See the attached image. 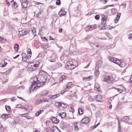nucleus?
Instances as JSON below:
<instances>
[{
    "label": "nucleus",
    "instance_id": "obj_61",
    "mask_svg": "<svg viewBox=\"0 0 132 132\" xmlns=\"http://www.w3.org/2000/svg\"><path fill=\"white\" fill-rule=\"evenodd\" d=\"M35 3L36 4H41L42 5H43V3H40L38 2H35Z\"/></svg>",
    "mask_w": 132,
    "mask_h": 132
},
{
    "label": "nucleus",
    "instance_id": "obj_13",
    "mask_svg": "<svg viewBox=\"0 0 132 132\" xmlns=\"http://www.w3.org/2000/svg\"><path fill=\"white\" fill-rule=\"evenodd\" d=\"M94 89L95 90H97L98 92H100V88L98 84L96 83L94 86Z\"/></svg>",
    "mask_w": 132,
    "mask_h": 132
},
{
    "label": "nucleus",
    "instance_id": "obj_54",
    "mask_svg": "<svg viewBox=\"0 0 132 132\" xmlns=\"http://www.w3.org/2000/svg\"><path fill=\"white\" fill-rule=\"evenodd\" d=\"M28 51V54H31V50L30 49H28L27 50Z\"/></svg>",
    "mask_w": 132,
    "mask_h": 132
},
{
    "label": "nucleus",
    "instance_id": "obj_34",
    "mask_svg": "<svg viewBox=\"0 0 132 132\" xmlns=\"http://www.w3.org/2000/svg\"><path fill=\"white\" fill-rule=\"evenodd\" d=\"M125 65V64L124 62L121 61L119 64V66L121 67H124Z\"/></svg>",
    "mask_w": 132,
    "mask_h": 132
},
{
    "label": "nucleus",
    "instance_id": "obj_39",
    "mask_svg": "<svg viewBox=\"0 0 132 132\" xmlns=\"http://www.w3.org/2000/svg\"><path fill=\"white\" fill-rule=\"evenodd\" d=\"M43 11L42 10H40L39 11L38 13H37L36 14L37 16L38 17L39 16V15L40 14H42V12Z\"/></svg>",
    "mask_w": 132,
    "mask_h": 132
},
{
    "label": "nucleus",
    "instance_id": "obj_50",
    "mask_svg": "<svg viewBox=\"0 0 132 132\" xmlns=\"http://www.w3.org/2000/svg\"><path fill=\"white\" fill-rule=\"evenodd\" d=\"M11 99V100L12 102H14L16 100V98L15 97H13L12 98H10Z\"/></svg>",
    "mask_w": 132,
    "mask_h": 132
},
{
    "label": "nucleus",
    "instance_id": "obj_16",
    "mask_svg": "<svg viewBox=\"0 0 132 132\" xmlns=\"http://www.w3.org/2000/svg\"><path fill=\"white\" fill-rule=\"evenodd\" d=\"M52 121L55 123H59V120L55 117H53L51 119Z\"/></svg>",
    "mask_w": 132,
    "mask_h": 132
},
{
    "label": "nucleus",
    "instance_id": "obj_11",
    "mask_svg": "<svg viewBox=\"0 0 132 132\" xmlns=\"http://www.w3.org/2000/svg\"><path fill=\"white\" fill-rule=\"evenodd\" d=\"M28 2L27 1L25 2H21V6L22 8H25L27 7Z\"/></svg>",
    "mask_w": 132,
    "mask_h": 132
},
{
    "label": "nucleus",
    "instance_id": "obj_12",
    "mask_svg": "<svg viewBox=\"0 0 132 132\" xmlns=\"http://www.w3.org/2000/svg\"><path fill=\"white\" fill-rule=\"evenodd\" d=\"M102 64V62L101 61H98L96 65V69H98L99 68L101 65Z\"/></svg>",
    "mask_w": 132,
    "mask_h": 132
},
{
    "label": "nucleus",
    "instance_id": "obj_10",
    "mask_svg": "<svg viewBox=\"0 0 132 132\" xmlns=\"http://www.w3.org/2000/svg\"><path fill=\"white\" fill-rule=\"evenodd\" d=\"M95 100H96V101L99 102H102L103 100L102 96L100 95H98L96 96Z\"/></svg>",
    "mask_w": 132,
    "mask_h": 132
},
{
    "label": "nucleus",
    "instance_id": "obj_26",
    "mask_svg": "<svg viewBox=\"0 0 132 132\" xmlns=\"http://www.w3.org/2000/svg\"><path fill=\"white\" fill-rule=\"evenodd\" d=\"M92 76H90L87 77H83V79L84 80H89L90 79H92Z\"/></svg>",
    "mask_w": 132,
    "mask_h": 132
},
{
    "label": "nucleus",
    "instance_id": "obj_24",
    "mask_svg": "<svg viewBox=\"0 0 132 132\" xmlns=\"http://www.w3.org/2000/svg\"><path fill=\"white\" fill-rule=\"evenodd\" d=\"M120 18V16L117 15L114 19V22L115 23H117Z\"/></svg>",
    "mask_w": 132,
    "mask_h": 132
},
{
    "label": "nucleus",
    "instance_id": "obj_58",
    "mask_svg": "<svg viewBox=\"0 0 132 132\" xmlns=\"http://www.w3.org/2000/svg\"><path fill=\"white\" fill-rule=\"evenodd\" d=\"M21 105L20 104H19L17 105L16 106V107L17 108H21Z\"/></svg>",
    "mask_w": 132,
    "mask_h": 132
},
{
    "label": "nucleus",
    "instance_id": "obj_38",
    "mask_svg": "<svg viewBox=\"0 0 132 132\" xmlns=\"http://www.w3.org/2000/svg\"><path fill=\"white\" fill-rule=\"evenodd\" d=\"M109 60L113 62V63H115L116 60L114 59L112 57H111L110 58Z\"/></svg>",
    "mask_w": 132,
    "mask_h": 132
},
{
    "label": "nucleus",
    "instance_id": "obj_62",
    "mask_svg": "<svg viewBox=\"0 0 132 132\" xmlns=\"http://www.w3.org/2000/svg\"><path fill=\"white\" fill-rule=\"evenodd\" d=\"M118 126H119V129L120 128V123L119 122V120L118 119Z\"/></svg>",
    "mask_w": 132,
    "mask_h": 132
},
{
    "label": "nucleus",
    "instance_id": "obj_3",
    "mask_svg": "<svg viewBox=\"0 0 132 132\" xmlns=\"http://www.w3.org/2000/svg\"><path fill=\"white\" fill-rule=\"evenodd\" d=\"M38 66V64H34L32 63L29 64L28 65V68L29 70L31 71L35 70L37 68Z\"/></svg>",
    "mask_w": 132,
    "mask_h": 132
},
{
    "label": "nucleus",
    "instance_id": "obj_64",
    "mask_svg": "<svg viewBox=\"0 0 132 132\" xmlns=\"http://www.w3.org/2000/svg\"><path fill=\"white\" fill-rule=\"evenodd\" d=\"M43 40L44 41H47V39L45 37H43L42 38Z\"/></svg>",
    "mask_w": 132,
    "mask_h": 132
},
{
    "label": "nucleus",
    "instance_id": "obj_48",
    "mask_svg": "<svg viewBox=\"0 0 132 132\" xmlns=\"http://www.w3.org/2000/svg\"><path fill=\"white\" fill-rule=\"evenodd\" d=\"M56 4L58 5H60L61 4V2L60 0H57L56 2Z\"/></svg>",
    "mask_w": 132,
    "mask_h": 132
},
{
    "label": "nucleus",
    "instance_id": "obj_31",
    "mask_svg": "<svg viewBox=\"0 0 132 132\" xmlns=\"http://www.w3.org/2000/svg\"><path fill=\"white\" fill-rule=\"evenodd\" d=\"M74 125L75 131H78L79 130V128L77 126V123L75 122Z\"/></svg>",
    "mask_w": 132,
    "mask_h": 132
},
{
    "label": "nucleus",
    "instance_id": "obj_40",
    "mask_svg": "<svg viewBox=\"0 0 132 132\" xmlns=\"http://www.w3.org/2000/svg\"><path fill=\"white\" fill-rule=\"evenodd\" d=\"M65 78V76H62L60 78V81H61L64 80Z\"/></svg>",
    "mask_w": 132,
    "mask_h": 132
},
{
    "label": "nucleus",
    "instance_id": "obj_44",
    "mask_svg": "<svg viewBox=\"0 0 132 132\" xmlns=\"http://www.w3.org/2000/svg\"><path fill=\"white\" fill-rule=\"evenodd\" d=\"M100 124V123H97V124H96V125L94 126L93 127H91V129H94L95 128H96V127H97L98 125Z\"/></svg>",
    "mask_w": 132,
    "mask_h": 132
},
{
    "label": "nucleus",
    "instance_id": "obj_43",
    "mask_svg": "<svg viewBox=\"0 0 132 132\" xmlns=\"http://www.w3.org/2000/svg\"><path fill=\"white\" fill-rule=\"evenodd\" d=\"M5 108L6 110L7 111H10L11 109V108L10 106H6Z\"/></svg>",
    "mask_w": 132,
    "mask_h": 132
},
{
    "label": "nucleus",
    "instance_id": "obj_63",
    "mask_svg": "<svg viewBox=\"0 0 132 132\" xmlns=\"http://www.w3.org/2000/svg\"><path fill=\"white\" fill-rule=\"evenodd\" d=\"M62 31V28H60L59 29V31L60 33H61Z\"/></svg>",
    "mask_w": 132,
    "mask_h": 132
},
{
    "label": "nucleus",
    "instance_id": "obj_22",
    "mask_svg": "<svg viewBox=\"0 0 132 132\" xmlns=\"http://www.w3.org/2000/svg\"><path fill=\"white\" fill-rule=\"evenodd\" d=\"M66 114L65 112H61L59 114V116H60L62 118H64Z\"/></svg>",
    "mask_w": 132,
    "mask_h": 132
},
{
    "label": "nucleus",
    "instance_id": "obj_32",
    "mask_svg": "<svg viewBox=\"0 0 132 132\" xmlns=\"http://www.w3.org/2000/svg\"><path fill=\"white\" fill-rule=\"evenodd\" d=\"M19 45L17 44H15L14 46V49L15 51L17 52L18 50Z\"/></svg>",
    "mask_w": 132,
    "mask_h": 132
},
{
    "label": "nucleus",
    "instance_id": "obj_30",
    "mask_svg": "<svg viewBox=\"0 0 132 132\" xmlns=\"http://www.w3.org/2000/svg\"><path fill=\"white\" fill-rule=\"evenodd\" d=\"M78 113L80 115H82L83 114V111L82 108H79L78 109Z\"/></svg>",
    "mask_w": 132,
    "mask_h": 132
},
{
    "label": "nucleus",
    "instance_id": "obj_17",
    "mask_svg": "<svg viewBox=\"0 0 132 132\" xmlns=\"http://www.w3.org/2000/svg\"><path fill=\"white\" fill-rule=\"evenodd\" d=\"M28 31V29L27 28H25L23 29L22 30V32L23 34V36L27 34Z\"/></svg>",
    "mask_w": 132,
    "mask_h": 132
},
{
    "label": "nucleus",
    "instance_id": "obj_45",
    "mask_svg": "<svg viewBox=\"0 0 132 132\" xmlns=\"http://www.w3.org/2000/svg\"><path fill=\"white\" fill-rule=\"evenodd\" d=\"M100 124V123H97V124H96V125L94 126L93 127H91V129H94L95 128H96V127H97L98 125Z\"/></svg>",
    "mask_w": 132,
    "mask_h": 132
},
{
    "label": "nucleus",
    "instance_id": "obj_57",
    "mask_svg": "<svg viewBox=\"0 0 132 132\" xmlns=\"http://www.w3.org/2000/svg\"><path fill=\"white\" fill-rule=\"evenodd\" d=\"M126 5H127V4H126V3H125L124 4L123 3H122L120 5L122 6L123 7H126Z\"/></svg>",
    "mask_w": 132,
    "mask_h": 132
},
{
    "label": "nucleus",
    "instance_id": "obj_35",
    "mask_svg": "<svg viewBox=\"0 0 132 132\" xmlns=\"http://www.w3.org/2000/svg\"><path fill=\"white\" fill-rule=\"evenodd\" d=\"M4 63V64L2 65L1 66L2 67H5V66H6V65L7 64V63L6 62H5L4 61H1V64H2L3 63Z\"/></svg>",
    "mask_w": 132,
    "mask_h": 132
},
{
    "label": "nucleus",
    "instance_id": "obj_49",
    "mask_svg": "<svg viewBox=\"0 0 132 132\" xmlns=\"http://www.w3.org/2000/svg\"><path fill=\"white\" fill-rule=\"evenodd\" d=\"M121 62V61H120L116 60L115 63H116L118 65H119V64Z\"/></svg>",
    "mask_w": 132,
    "mask_h": 132
},
{
    "label": "nucleus",
    "instance_id": "obj_1",
    "mask_svg": "<svg viewBox=\"0 0 132 132\" xmlns=\"http://www.w3.org/2000/svg\"><path fill=\"white\" fill-rule=\"evenodd\" d=\"M46 74V73L43 71L39 72L36 78L37 80V82L34 81L31 84L30 88H32L35 85H36L34 87V89L36 88L37 86L38 87L42 86L46 81L47 78V76Z\"/></svg>",
    "mask_w": 132,
    "mask_h": 132
},
{
    "label": "nucleus",
    "instance_id": "obj_7",
    "mask_svg": "<svg viewBox=\"0 0 132 132\" xmlns=\"http://www.w3.org/2000/svg\"><path fill=\"white\" fill-rule=\"evenodd\" d=\"M32 106L30 105H25L24 106V109L29 111L32 110Z\"/></svg>",
    "mask_w": 132,
    "mask_h": 132
},
{
    "label": "nucleus",
    "instance_id": "obj_60",
    "mask_svg": "<svg viewBox=\"0 0 132 132\" xmlns=\"http://www.w3.org/2000/svg\"><path fill=\"white\" fill-rule=\"evenodd\" d=\"M31 56V54H28L27 56H28V59L29 60L30 59Z\"/></svg>",
    "mask_w": 132,
    "mask_h": 132
},
{
    "label": "nucleus",
    "instance_id": "obj_29",
    "mask_svg": "<svg viewBox=\"0 0 132 132\" xmlns=\"http://www.w3.org/2000/svg\"><path fill=\"white\" fill-rule=\"evenodd\" d=\"M99 72L98 71V69H95V75L97 77L98 76L99 74Z\"/></svg>",
    "mask_w": 132,
    "mask_h": 132
},
{
    "label": "nucleus",
    "instance_id": "obj_19",
    "mask_svg": "<svg viewBox=\"0 0 132 132\" xmlns=\"http://www.w3.org/2000/svg\"><path fill=\"white\" fill-rule=\"evenodd\" d=\"M48 93V92L46 90H44L41 93V94L42 96H45Z\"/></svg>",
    "mask_w": 132,
    "mask_h": 132
},
{
    "label": "nucleus",
    "instance_id": "obj_8",
    "mask_svg": "<svg viewBox=\"0 0 132 132\" xmlns=\"http://www.w3.org/2000/svg\"><path fill=\"white\" fill-rule=\"evenodd\" d=\"M58 104L59 106H61L63 108H66L68 105V104L63 102H58Z\"/></svg>",
    "mask_w": 132,
    "mask_h": 132
},
{
    "label": "nucleus",
    "instance_id": "obj_6",
    "mask_svg": "<svg viewBox=\"0 0 132 132\" xmlns=\"http://www.w3.org/2000/svg\"><path fill=\"white\" fill-rule=\"evenodd\" d=\"M66 13V12L64 11V8H62L61 10L59 11V14L60 16L64 15Z\"/></svg>",
    "mask_w": 132,
    "mask_h": 132
},
{
    "label": "nucleus",
    "instance_id": "obj_52",
    "mask_svg": "<svg viewBox=\"0 0 132 132\" xmlns=\"http://www.w3.org/2000/svg\"><path fill=\"white\" fill-rule=\"evenodd\" d=\"M99 29L101 30H104L105 29V28L104 26H103L102 27H99Z\"/></svg>",
    "mask_w": 132,
    "mask_h": 132
},
{
    "label": "nucleus",
    "instance_id": "obj_33",
    "mask_svg": "<svg viewBox=\"0 0 132 132\" xmlns=\"http://www.w3.org/2000/svg\"><path fill=\"white\" fill-rule=\"evenodd\" d=\"M44 111L43 110H40L37 112L36 114V116H38L42 112Z\"/></svg>",
    "mask_w": 132,
    "mask_h": 132
},
{
    "label": "nucleus",
    "instance_id": "obj_59",
    "mask_svg": "<svg viewBox=\"0 0 132 132\" xmlns=\"http://www.w3.org/2000/svg\"><path fill=\"white\" fill-rule=\"evenodd\" d=\"M5 2L6 4H7V6H10L9 2L7 0H6L5 1Z\"/></svg>",
    "mask_w": 132,
    "mask_h": 132
},
{
    "label": "nucleus",
    "instance_id": "obj_25",
    "mask_svg": "<svg viewBox=\"0 0 132 132\" xmlns=\"http://www.w3.org/2000/svg\"><path fill=\"white\" fill-rule=\"evenodd\" d=\"M10 115V114H3L1 116V117L2 118H3L4 117L6 118H7L9 117V116Z\"/></svg>",
    "mask_w": 132,
    "mask_h": 132
},
{
    "label": "nucleus",
    "instance_id": "obj_47",
    "mask_svg": "<svg viewBox=\"0 0 132 132\" xmlns=\"http://www.w3.org/2000/svg\"><path fill=\"white\" fill-rule=\"evenodd\" d=\"M114 88L116 89L119 92H120V93H122V92L123 91V90H122L121 89H120L119 88H116L115 87Z\"/></svg>",
    "mask_w": 132,
    "mask_h": 132
},
{
    "label": "nucleus",
    "instance_id": "obj_55",
    "mask_svg": "<svg viewBox=\"0 0 132 132\" xmlns=\"http://www.w3.org/2000/svg\"><path fill=\"white\" fill-rule=\"evenodd\" d=\"M18 35L19 36H23V34H22V31H19Z\"/></svg>",
    "mask_w": 132,
    "mask_h": 132
},
{
    "label": "nucleus",
    "instance_id": "obj_14",
    "mask_svg": "<svg viewBox=\"0 0 132 132\" xmlns=\"http://www.w3.org/2000/svg\"><path fill=\"white\" fill-rule=\"evenodd\" d=\"M106 18L104 15H103V17H102L101 24L103 25H104L106 23Z\"/></svg>",
    "mask_w": 132,
    "mask_h": 132
},
{
    "label": "nucleus",
    "instance_id": "obj_56",
    "mask_svg": "<svg viewBox=\"0 0 132 132\" xmlns=\"http://www.w3.org/2000/svg\"><path fill=\"white\" fill-rule=\"evenodd\" d=\"M32 32L34 34H35L36 31L35 30V28H34L32 30Z\"/></svg>",
    "mask_w": 132,
    "mask_h": 132
},
{
    "label": "nucleus",
    "instance_id": "obj_41",
    "mask_svg": "<svg viewBox=\"0 0 132 132\" xmlns=\"http://www.w3.org/2000/svg\"><path fill=\"white\" fill-rule=\"evenodd\" d=\"M41 103L40 100H36V101L35 103L36 105H38Z\"/></svg>",
    "mask_w": 132,
    "mask_h": 132
},
{
    "label": "nucleus",
    "instance_id": "obj_20",
    "mask_svg": "<svg viewBox=\"0 0 132 132\" xmlns=\"http://www.w3.org/2000/svg\"><path fill=\"white\" fill-rule=\"evenodd\" d=\"M28 113H26L23 114L22 115V116L23 117H26L28 119H30L31 118V117H30L28 115Z\"/></svg>",
    "mask_w": 132,
    "mask_h": 132
},
{
    "label": "nucleus",
    "instance_id": "obj_15",
    "mask_svg": "<svg viewBox=\"0 0 132 132\" xmlns=\"http://www.w3.org/2000/svg\"><path fill=\"white\" fill-rule=\"evenodd\" d=\"M22 61H26L28 59V56L25 53H23L22 55Z\"/></svg>",
    "mask_w": 132,
    "mask_h": 132
},
{
    "label": "nucleus",
    "instance_id": "obj_53",
    "mask_svg": "<svg viewBox=\"0 0 132 132\" xmlns=\"http://www.w3.org/2000/svg\"><path fill=\"white\" fill-rule=\"evenodd\" d=\"M95 18L96 20H98L100 18V16L98 15H97L95 16Z\"/></svg>",
    "mask_w": 132,
    "mask_h": 132
},
{
    "label": "nucleus",
    "instance_id": "obj_46",
    "mask_svg": "<svg viewBox=\"0 0 132 132\" xmlns=\"http://www.w3.org/2000/svg\"><path fill=\"white\" fill-rule=\"evenodd\" d=\"M11 71V70H7L6 72H4V73L6 74H8L10 73Z\"/></svg>",
    "mask_w": 132,
    "mask_h": 132
},
{
    "label": "nucleus",
    "instance_id": "obj_2",
    "mask_svg": "<svg viewBox=\"0 0 132 132\" xmlns=\"http://www.w3.org/2000/svg\"><path fill=\"white\" fill-rule=\"evenodd\" d=\"M78 65L77 62L75 61H73L66 66L68 70H72L75 68Z\"/></svg>",
    "mask_w": 132,
    "mask_h": 132
},
{
    "label": "nucleus",
    "instance_id": "obj_42",
    "mask_svg": "<svg viewBox=\"0 0 132 132\" xmlns=\"http://www.w3.org/2000/svg\"><path fill=\"white\" fill-rule=\"evenodd\" d=\"M40 100L41 101V103L46 102L47 101V98H45L44 99Z\"/></svg>",
    "mask_w": 132,
    "mask_h": 132
},
{
    "label": "nucleus",
    "instance_id": "obj_28",
    "mask_svg": "<svg viewBox=\"0 0 132 132\" xmlns=\"http://www.w3.org/2000/svg\"><path fill=\"white\" fill-rule=\"evenodd\" d=\"M52 130H53L52 132H57V131H60L56 127H53L52 128Z\"/></svg>",
    "mask_w": 132,
    "mask_h": 132
},
{
    "label": "nucleus",
    "instance_id": "obj_9",
    "mask_svg": "<svg viewBox=\"0 0 132 132\" xmlns=\"http://www.w3.org/2000/svg\"><path fill=\"white\" fill-rule=\"evenodd\" d=\"M49 60L51 62H54L55 61L56 59V56L54 55H52L49 57Z\"/></svg>",
    "mask_w": 132,
    "mask_h": 132
},
{
    "label": "nucleus",
    "instance_id": "obj_37",
    "mask_svg": "<svg viewBox=\"0 0 132 132\" xmlns=\"http://www.w3.org/2000/svg\"><path fill=\"white\" fill-rule=\"evenodd\" d=\"M11 2L13 4V6L14 7L16 8L17 7L16 3L13 0H12Z\"/></svg>",
    "mask_w": 132,
    "mask_h": 132
},
{
    "label": "nucleus",
    "instance_id": "obj_4",
    "mask_svg": "<svg viewBox=\"0 0 132 132\" xmlns=\"http://www.w3.org/2000/svg\"><path fill=\"white\" fill-rule=\"evenodd\" d=\"M114 80V79L112 78L111 75H109L105 77L103 81L107 83H110V82L113 81Z\"/></svg>",
    "mask_w": 132,
    "mask_h": 132
},
{
    "label": "nucleus",
    "instance_id": "obj_23",
    "mask_svg": "<svg viewBox=\"0 0 132 132\" xmlns=\"http://www.w3.org/2000/svg\"><path fill=\"white\" fill-rule=\"evenodd\" d=\"M129 119V118L127 116H125L122 118L121 120L123 121H127Z\"/></svg>",
    "mask_w": 132,
    "mask_h": 132
},
{
    "label": "nucleus",
    "instance_id": "obj_5",
    "mask_svg": "<svg viewBox=\"0 0 132 132\" xmlns=\"http://www.w3.org/2000/svg\"><path fill=\"white\" fill-rule=\"evenodd\" d=\"M89 121V118L88 117H86L82 119L81 121V123L85 125L87 124Z\"/></svg>",
    "mask_w": 132,
    "mask_h": 132
},
{
    "label": "nucleus",
    "instance_id": "obj_18",
    "mask_svg": "<svg viewBox=\"0 0 132 132\" xmlns=\"http://www.w3.org/2000/svg\"><path fill=\"white\" fill-rule=\"evenodd\" d=\"M90 31L94 30L96 27V24H93L92 25L89 26Z\"/></svg>",
    "mask_w": 132,
    "mask_h": 132
},
{
    "label": "nucleus",
    "instance_id": "obj_36",
    "mask_svg": "<svg viewBox=\"0 0 132 132\" xmlns=\"http://www.w3.org/2000/svg\"><path fill=\"white\" fill-rule=\"evenodd\" d=\"M55 67L57 68L61 67L62 66V64L60 62H59L55 64Z\"/></svg>",
    "mask_w": 132,
    "mask_h": 132
},
{
    "label": "nucleus",
    "instance_id": "obj_27",
    "mask_svg": "<svg viewBox=\"0 0 132 132\" xmlns=\"http://www.w3.org/2000/svg\"><path fill=\"white\" fill-rule=\"evenodd\" d=\"M59 94H55L53 95H51V96L50 98L54 99L59 97Z\"/></svg>",
    "mask_w": 132,
    "mask_h": 132
},
{
    "label": "nucleus",
    "instance_id": "obj_51",
    "mask_svg": "<svg viewBox=\"0 0 132 132\" xmlns=\"http://www.w3.org/2000/svg\"><path fill=\"white\" fill-rule=\"evenodd\" d=\"M89 26H88L87 27H86L85 28V30L86 31H90V30H89Z\"/></svg>",
    "mask_w": 132,
    "mask_h": 132
},
{
    "label": "nucleus",
    "instance_id": "obj_21",
    "mask_svg": "<svg viewBox=\"0 0 132 132\" xmlns=\"http://www.w3.org/2000/svg\"><path fill=\"white\" fill-rule=\"evenodd\" d=\"M72 83L71 82H70L68 83L66 85V88L69 89L70 88L72 85Z\"/></svg>",
    "mask_w": 132,
    "mask_h": 132
}]
</instances>
